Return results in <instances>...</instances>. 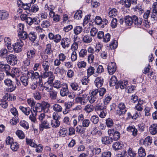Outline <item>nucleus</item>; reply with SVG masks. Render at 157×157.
Segmentation results:
<instances>
[{"label": "nucleus", "mask_w": 157, "mask_h": 157, "mask_svg": "<svg viewBox=\"0 0 157 157\" xmlns=\"http://www.w3.org/2000/svg\"><path fill=\"white\" fill-rule=\"evenodd\" d=\"M9 16V13L7 12L4 10H1V18L2 20L7 19Z\"/></svg>", "instance_id": "4d7b16f0"}, {"label": "nucleus", "mask_w": 157, "mask_h": 157, "mask_svg": "<svg viewBox=\"0 0 157 157\" xmlns=\"http://www.w3.org/2000/svg\"><path fill=\"white\" fill-rule=\"evenodd\" d=\"M19 73V71L17 69H14L13 70H11L10 71V75L9 76H11L12 77H14L16 75H17Z\"/></svg>", "instance_id": "3c124183"}, {"label": "nucleus", "mask_w": 157, "mask_h": 157, "mask_svg": "<svg viewBox=\"0 0 157 157\" xmlns=\"http://www.w3.org/2000/svg\"><path fill=\"white\" fill-rule=\"evenodd\" d=\"M116 63L111 62L109 63L107 66L108 71L110 75H113L116 70Z\"/></svg>", "instance_id": "6e6552de"}, {"label": "nucleus", "mask_w": 157, "mask_h": 157, "mask_svg": "<svg viewBox=\"0 0 157 157\" xmlns=\"http://www.w3.org/2000/svg\"><path fill=\"white\" fill-rule=\"evenodd\" d=\"M50 25V23L49 20H46L43 21L41 24V26L44 28H48Z\"/></svg>", "instance_id": "5fc2aeb1"}, {"label": "nucleus", "mask_w": 157, "mask_h": 157, "mask_svg": "<svg viewBox=\"0 0 157 157\" xmlns=\"http://www.w3.org/2000/svg\"><path fill=\"white\" fill-rule=\"evenodd\" d=\"M20 125L25 129H28L29 128V125L28 123L25 121L23 120L20 121Z\"/></svg>", "instance_id": "a19ab883"}, {"label": "nucleus", "mask_w": 157, "mask_h": 157, "mask_svg": "<svg viewBox=\"0 0 157 157\" xmlns=\"http://www.w3.org/2000/svg\"><path fill=\"white\" fill-rule=\"evenodd\" d=\"M16 134L20 139H23L25 138V135L22 131L21 130H18L16 132Z\"/></svg>", "instance_id": "603ef678"}, {"label": "nucleus", "mask_w": 157, "mask_h": 157, "mask_svg": "<svg viewBox=\"0 0 157 157\" xmlns=\"http://www.w3.org/2000/svg\"><path fill=\"white\" fill-rule=\"evenodd\" d=\"M122 143L121 142H115L113 144L112 147L115 150L121 149L123 147Z\"/></svg>", "instance_id": "bb28decb"}, {"label": "nucleus", "mask_w": 157, "mask_h": 157, "mask_svg": "<svg viewBox=\"0 0 157 157\" xmlns=\"http://www.w3.org/2000/svg\"><path fill=\"white\" fill-rule=\"evenodd\" d=\"M101 149L100 147H95L92 150V152L94 155H98L101 152Z\"/></svg>", "instance_id": "8fccbe9b"}, {"label": "nucleus", "mask_w": 157, "mask_h": 157, "mask_svg": "<svg viewBox=\"0 0 157 157\" xmlns=\"http://www.w3.org/2000/svg\"><path fill=\"white\" fill-rule=\"evenodd\" d=\"M27 75L28 77H31L33 79H39L40 84H42V83H42L41 76V75H40L38 72H34L33 71H31L27 72Z\"/></svg>", "instance_id": "7ed1b4c3"}, {"label": "nucleus", "mask_w": 157, "mask_h": 157, "mask_svg": "<svg viewBox=\"0 0 157 157\" xmlns=\"http://www.w3.org/2000/svg\"><path fill=\"white\" fill-rule=\"evenodd\" d=\"M82 11L81 10H77L75 13L74 17L75 19L79 20L81 19L82 17Z\"/></svg>", "instance_id": "c03bdc74"}, {"label": "nucleus", "mask_w": 157, "mask_h": 157, "mask_svg": "<svg viewBox=\"0 0 157 157\" xmlns=\"http://www.w3.org/2000/svg\"><path fill=\"white\" fill-rule=\"evenodd\" d=\"M102 19L99 16H96L94 20L91 21L92 22H93L94 21L95 22V23L97 25H101V23L102 21Z\"/></svg>", "instance_id": "864d4df0"}, {"label": "nucleus", "mask_w": 157, "mask_h": 157, "mask_svg": "<svg viewBox=\"0 0 157 157\" xmlns=\"http://www.w3.org/2000/svg\"><path fill=\"white\" fill-rule=\"evenodd\" d=\"M60 135L63 137L67 136L68 134V130L67 128H63L61 129L59 131Z\"/></svg>", "instance_id": "ea45409f"}, {"label": "nucleus", "mask_w": 157, "mask_h": 157, "mask_svg": "<svg viewBox=\"0 0 157 157\" xmlns=\"http://www.w3.org/2000/svg\"><path fill=\"white\" fill-rule=\"evenodd\" d=\"M110 35L109 33H107L105 35H104L103 38V41L105 42H109L110 40Z\"/></svg>", "instance_id": "052dcab7"}, {"label": "nucleus", "mask_w": 157, "mask_h": 157, "mask_svg": "<svg viewBox=\"0 0 157 157\" xmlns=\"http://www.w3.org/2000/svg\"><path fill=\"white\" fill-rule=\"evenodd\" d=\"M132 18H133V23L136 26L140 27L142 23V20L140 19H139L137 17L136 15L132 16Z\"/></svg>", "instance_id": "ddd939ff"}, {"label": "nucleus", "mask_w": 157, "mask_h": 157, "mask_svg": "<svg viewBox=\"0 0 157 157\" xmlns=\"http://www.w3.org/2000/svg\"><path fill=\"white\" fill-rule=\"evenodd\" d=\"M6 59L8 63L12 65H15L17 62V57L16 56L11 54L8 55Z\"/></svg>", "instance_id": "39448f33"}, {"label": "nucleus", "mask_w": 157, "mask_h": 157, "mask_svg": "<svg viewBox=\"0 0 157 157\" xmlns=\"http://www.w3.org/2000/svg\"><path fill=\"white\" fill-rule=\"evenodd\" d=\"M24 43L21 40H17L16 43L13 45V49L15 52L18 53L21 51Z\"/></svg>", "instance_id": "423d86ee"}, {"label": "nucleus", "mask_w": 157, "mask_h": 157, "mask_svg": "<svg viewBox=\"0 0 157 157\" xmlns=\"http://www.w3.org/2000/svg\"><path fill=\"white\" fill-rule=\"evenodd\" d=\"M36 51L34 49H29L27 52V58L29 59H32L34 57Z\"/></svg>", "instance_id": "f3484780"}, {"label": "nucleus", "mask_w": 157, "mask_h": 157, "mask_svg": "<svg viewBox=\"0 0 157 157\" xmlns=\"http://www.w3.org/2000/svg\"><path fill=\"white\" fill-rule=\"evenodd\" d=\"M106 124L108 127H111L113 126V122L111 119L109 118L106 120Z\"/></svg>", "instance_id": "bf43d9fd"}, {"label": "nucleus", "mask_w": 157, "mask_h": 157, "mask_svg": "<svg viewBox=\"0 0 157 157\" xmlns=\"http://www.w3.org/2000/svg\"><path fill=\"white\" fill-rule=\"evenodd\" d=\"M133 9L134 11L139 12L140 15L143 13L144 11L142 4L140 2L138 3L137 5L134 7Z\"/></svg>", "instance_id": "2eb2a0df"}, {"label": "nucleus", "mask_w": 157, "mask_h": 157, "mask_svg": "<svg viewBox=\"0 0 157 157\" xmlns=\"http://www.w3.org/2000/svg\"><path fill=\"white\" fill-rule=\"evenodd\" d=\"M82 28L80 26L75 27L73 29L74 33L76 35H78L82 31Z\"/></svg>", "instance_id": "58836bf2"}, {"label": "nucleus", "mask_w": 157, "mask_h": 157, "mask_svg": "<svg viewBox=\"0 0 157 157\" xmlns=\"http://www.w3.org/2000/svg\"><path fill=\"white\" fill-rule=\"evenodd\" d=\"M82 40L84 43L89 44L92 40V38L88 35H83L82 36Z\"/></svg>", "instance_id": "6ab92c4d"}, {"label": "nucleus", "mask_w": 157, "mask_h": 157, "mask_svg": "<svg viewBox=\"0 0 157 157\" xmlns=\"http://www.w3.org/2000/svg\"><path fill=\"white\" fill-rule=\"evenodd\" d=\"M105 97V98L104 100L103 103L107 105L111 100V97L109 94L106 95Z\"/></svg>", "instance_id": "338daca9"}, {"label": "nucleus", "mask_w": 157, "mask_h": 157, "mask_svg": "<svg viewBox=\"0 0 157 157\" xmlns=\"http://www.w3.org/2000/svg\"><path fill=\"white\" fill-rule=\"evenodd\" d=\"M90 123V120L88 119H83L82 122V125L86 129V128L88 127Z\"/></svg>", "instance_id": "49530a36"}, {"label": "nucleus", "mask_w": 157, "mask_h": 157, "mask_svg": "<svg viewBox=\"0 0 157 157\" xmlns=\"http://www.w3.org/2000/svg\"><path fill=\"white\" fill-rule=\"evenodd\" d=\"M0 71H2L3 72V71H5L7 75H9L10 74V67L8 64H4L0 63Z\"/></svg>", "instance_id": "1a4fd4ad"}, {"label": "nucleus", "mask_w": 157, "mask_h": 157, "mask_svg": "<svg viewBox=\"0 0 157 157\" xmlns=\"http://www.w3.org/2000/svg\"><path fill=\"white\" fill-rule=\"evenodd\" d=\"M75 129L77 132L81 134H83L85 132L86 128L82 125H79Z\"/></svg>", "instance_id": "e433bc0d"}, {"label": "nucleus", "mask_w": 157, "mask_h": 157, "mask_svg": "<svg viewBox=\"0 0 157 157\" xmlns=\"http://www.w3.org/2000/svg\"><path fill=\"white\" fill-rule=\"evenodd\" d=\"M70 86L72 89L74 90H78L79 86L78 84L76 82L71 83Z\"/></svg>", "instance_id": "69168bd1"}, {"label": "nucleus", "mask_w": 157, "mask_h": 157, "mask_svg": "<svg viewBox=\"0 0 157 157\" xmlns=\"http://www.w3.org/2000/svg\"><path fill=\"white\" fill-rule=\"evenodd\" d=\"M112 138L110 136H104L102 137L101 142L103 144H109L113 142Z\"/></svg>", "instance_id": "f8f14e48"}, {"label": "nucleus", "mask_w": 157, "mask_h": 157, "mask_svg": "<svg viewBox=\"0 0 157 157\" xmlns=\"http://www.w3.org/2000/svg\"><path fill=\"white\" fill-rule=\"evenodd\" d=\"M53 110L58 112H61L63 110L62 106L58 104H55L53 105L52 106Z\"/></svg>", "instance_id": "2f4dec72"}, {"label": "nucleus", "mask_w": 157, "mask_h": 157, "mask_svg": "<svg viewBox=\"0 0 157 157\" xmlns=\"http://www.w3.org/2000/svg\"><path fill=\"white\" fill-rule=\"evenodd\" d=\"M29 77L28 76H23L20 77V80L22 84L25 86L28 84Z\"/></svg>", "instance_id": "a878e982"}, {"label": "nucleus", "mask_w": 157, "mask_h": 157, "mask_svg": "<svg viewBox=\"0 0 157 157\" xmlns=\"http://www.w3.org/2000/svg\"><path fill=\"white\" fill-rule=\"evenodd\" d=\"M28 37L30 40L33 42L35 40L37 37L35 33L31 32L28 35Z\"/></svg>", "instance_id": "72a5a7b5"}, {"label": "nucleus", "mask_w": 157, "mask_h": 157, "mask_svg": "<svg viewBox=\"0 0 157 157\" xmlns=\"http://www.w3.org/2000/svg\"><path fill=\"white\" fill-rule=\"evenodd\" d=\"M127 131L132 133L133 136L135 137L137 135V130L134 126H129L127 128Z\"/></svg>", "instance_id": "a211bd4d"}, {"label": "nucleus", "mask_w": 157, "mask_h": 157, "mask_svg": "<svg viewBox=\"0 0 157 157\" xmlns=\"http://www.w3.org/2000/svg\"><path fill=\"white\" fill-rule=\"evenodd\" d=\"M26 143L27 144L32 147H36L37 144L33 142V140L31 139H26Z\"/></svg>", "instance_id": "13d9d810"}, {"label": "nucleus", "mask_w": 157, "mask_h": 157, "mask_svg": "<svg viewBox=\"0 0 157 157\" xmlns=\"http://www.w3.org/2000/svg\"><path fill=\"white\" fill-rule=\"evenodd\" d=\"M152 137L150 136L147 137L143 140V144L145 146H149L151 145L152 143Z\"/></svg>", "instance_id": "412c9836"}, {"label": "nucleus", "mask_w": 157, "mask_h": 157, "mask_svg": "<svg viewBox=\"0 0 157 157\" xmlns=\"http://www.w3.org/2000/svg\"><path fill=\"white\" fill-rule=\"evenodd\" d=\"M94 109V106L88 104L86 105L84 109V110L89 113L92 112Z\"/></svg>", "instance_id": "4c0bfd02"}, {"label": "nucleus", "mask_w": 157, "mask_h": 157, "mask_svg": "<svg viewBox=\"0 0 157 157\" xmlns=\"http://www.w3.org/2000/svg\"><path fill=\"white\" fill-rule=\"evenodd\" d=\"M149 131L152 135H155L157 133V123L153 124L150 126Z\"/></svg>", "instance_id": "4468645a"}, {"label": "nucleus", "mask_w": 157, "mask_h": 157, "mask_svg": "<svg viewBox=\"0 0 157 157\" xmlns=\"http://www.w3.org/2000/svg\"><path fill=\"white\" fill-rule=\"evenodd\" d=\"M87 52L86 49H82L79 52V56L80 57H84L87 54Z\"/></svg>", "instance_id": "0e129e2a"}, {"label": "nucleus", "mask_w": 157, "mask_h": 157, "mask_svg": "<svg viewBox=\"0 0 157 157\" xmlns=\"http://www.w3.org/2000/svg\"><path fill=\"white\" fill-rule=\"evenodd\" d=\"M53 72L51 71H49V70L48 71H44L43 74L41 75L42 78H45L48 77Z\"/></svg>", "instance_id": "09e8293b"}, {"label": "nucleus", "mask_w": 157, "mask_h": 157, "mask_svg": "<svg viewBox=\"0 0 157 157\" xmlns=\"http://www.w3.org/2000/svg\"><path fill=\"white\" fill-rule=\"evenodd\" d=\"M41 106L44 110V112L45 113H48L49 110V104L47 102H43L41 103Z\"/></svg>", "instance_id": "cd10ccee"}, {"label": "nucleus", "mask_w": 157, "mask_h": 157, "mask_svg": "<svg viewBox=\"0 0 157 157\" xmlns=\"http://www.w3.org/2000/svg\"><path fill=\"white\" fill-rule=\"evenodd\" d=\"M90 120L93 124H96L99 121V118L96 115H93L91 117Z\"/></svg>", "instance_id": "de8ad7c7"}, {"label": "nucleus", "mask_w": 157, "mask_h": 157, "mask_svg": "<svg viewBox=\"0 0 157 157\" xmlns=\"http://www.w3.org/2000/svg\"><path fill=\"white\" fill-rule=\"evenodd\" d=\"M51 126L52 127L56 128L58 127L60 125V122L59 120H52L51 117V121L50 122Z\"/></svg>", "instance_id": "f704fd0d"}, {"label": "nucleus", "mask_w": 157, "mask_h": 157, "mask_svg": "<svg viewBox=\"0 0 157 157\" xmlns=\"http://www.w3.org/2000/svg\"><path fill=\"white\" fill-rule=\"evenodd\" d=\"M75 100L76 102L82 105H84L89 101V96L86 94H84L81 97H76Z\"/></svg>", "instance_id": "20e7f679"}, {"label": "nucleus", "mask_w": 157, "mask_h": 157, "mask_svg": "<svg viewBox=\"0 0 157 157\" xmlns=\"http://www.w3.org/2000/svg\"><path fill=\"white\" fill-rule=\"evenodd\" d=\"M48 117L44 113H41L38 116V119L42 122V121H43L45 119Z\"/></svg>", "instance_id": "6e6d98bb"}, {"label": "nucleus", "mask_w": 157, "mask_h": 157, "mask_svg": "<svg viewBox=\"0 0 157 157\" xmlns=\"http://www.w3.org/2000/svg\"><path fill=\"white\" fill-rule=\"evenodd\" d=\"M42 66L44 71L49 70L50 67V63L48 61H44L41 63Z\"/></svg>", "instance_id": "393cba45"}, {"label": "nucleus", "mask_w": 157, "mask_h": 157, "mask_svg": "<svg viewBox=\"0 0 157 157\" xmlns=\"http://www.w3.org/2000/svg\"><path fill=\"white\" fill-rule=\"evenodd\" d=\"M106 105L104 103L97 104L94 107L96 111H101L106 109Z\"/></svg>", "instance_id": "b1692460"}, {"label": "nucleus", "mask_w": 157, "mask_h": 157, "mask_svg": "<svg viewBox=\"0 0 157 157\" xmlns=\"http://www.w3.org/2000/svg\"><path fill=\"white\" fill-rule=\"evenodd\" d=\"M11 149L13 151H16L19 147V145L16 142L12 143L10 145Z\"/></svg>", "instance_id": "a18cd8bd"}, {"label": "nucleus", "mask_w": 157, "mask_h": 157, "mask_svg": "<svg viewBox=\"0 0 157 157\" xmlns=\"http://www.w3.org/2000/svg\"><path fill=\"white\" fill-rule=\"evenodd\" d=\"M138 153L140 157H144L146 155L145 150L142 147L139 149Z\"/></svg>", "instance_id": "37998d69"}, {"label": "nucleus", "mask_w": 157, "mask_h": 157, "mask_svg": "<svg viewBox=\"0 0 157 157\" xmlns=\"http://www.w3.org/2000/svg\"><path fill=\"white\" fill-rule=\"evenodd\" d=\"M98 99L97 97H95L91 94L90 97H89V101L91 104L94 103Z\"/></svg>", "instance_id": "e2e57ef3"}, {"label": "nucleus", "mask_w": 157, "mask_h": 157, "mask_svg": "<svg viewBox=\"0 0 157 157\" xmlns=\"http://www.w3.org/2000/svg\"><path fill=\"white\" fill-rule=\"evenodd\" d=\"M10 54V53L6 49L2 48L0 52V56L2 58H5L6 59L8 55Z\"/></svg>", "instance_id": "5701e85b"}, {"label": "nucleus", "mask_w": 157, "mask_h": 157, "mask_svg": "<svg viewBox=\"0 0 157 157\" xmlns=\"http://www.w3.org/2000/svg\"><path fill=\"white\" fill-rule=\"evenodd\" d=\"M41 103H37L35 107L33 109V111L35 113L40 112L43 110Z\"/></svg>", "instance_id": "c85d7f7f"}, {"label": "nucleus", "mask_w": 157, "mask_h": 157, "mask_svg": "<svg viewBox=\"0 0 157 157\" xmlns=\"http://www.w3.org/2000/svg\"><path fill=\"white\" fill-rule=\"evenodd\" d=\"M103 82L104 79L101 77L96 78L94 81L95 85L98 88L101 87L103 84Z\"/></svg>", "instance_id": "9b49d317"}, {"label": "nucleus", "mask_w": 157, "mask_h": 157, "mask_svg": "<svg viewBox=\"0 0 157 157\" xmlns=\"http://www.w3.org/2000/svg\"><path fill=\"white\" fill-rule=\"evenodd\" d=\"M60 44L63 48H68L70 44V40L68 38H63L62 39Z\"/></svg>", "instance_id": "9d476101"}, {"label": "nucleus", "mask_w": 157, "mask_h": 157, "mask_svg": "<svg viewBox=\"0 0 157 157\" xmlns=\"http://www.w3.org/2000/svg\"><path fill=\"white\" fill-rule=\"evenodd\" d=\"M97 33L98 29L94 27H93L91 29L90 31V36L92 37L95 36Z\"/></svg>", "instance_id": "680f3d73"}, {"label": "nucleus", "mask_w": 157, "mask_h": 157, "mask_svg": "<svg viewBox=\"0 0 157 157\" xmlns=\"http://www.w3.org/2000/svg\"><path fill=\"white\" fill-rule=\"evenodd\" d=\"M99 96L100 98H102L104 94H105L106 90L105 88H101L98 89Z\"/></svg>", "instance_id": "774afa93"}, {"label": "nucleus", "mask_w": 157, "mask_h": 157, "mask_svg": "<svg viewBox=\"0 0 157 157\" xmlns=\"http://www.w3.org/2000/svg\"><path fill=\"white\" fill-rule=\"evenodd\" d=\"M18 35L20 38L23 40H25L28 37L27 33L25 31L19 32Z\"/></svg>", "instance_id": "7c9ffc66"}, {"label": "nucleus", "mask_w": 157, "mask_h": 157, "mask_svg": "<svg viewBox=\"0 0 157 157\" xmlns=\"http://www.w3.org/2000/svg\"><path fill=\"white\" fill-rule=\"evenodd\" d=\"M118 12L115 8H113L109 12V16L110 17H113L118 15Z\"/></svg>", "instance_id": "c756f323"}, {"label": "nucleus", "mask_w": 157, "mask_h": 157, "mask_svg": "<svg viewBox=\"0 0 157 157\" xmlns=\"http://www.w3.org/2000/svg\"><path fill=\"white\" fill-rule=\"evenodd\" d=\"M50 96L51 98L53 100H55L57 97V92L54 90H51L50 91Z\"/></svg>", "instance_id": "79ce46f5"}, {"label": "nucleus", "mask_w": 157, "mask_h": 157, "mask_svg": "<svg viewBox=\"0 0 157 157\" xmlns=\"http://www.w3.org/2000/svg\"><path fill=\"white\" fill-rule=\"evenodd\" d=\"M52 45L51 44H48L46 45V48L45 52L48 55H51L53 56V51L52 49Z\"/></svg>", "instance_id": "473e14b6"}, {"label": "nucleus", "mask_w": 157, "mask_h": 157, "mask_svg": "<svg viewBox=\"0 0 157 157\" xmlns=\"http://www.w3.org/2000/svg\"><path fill=\"white\" fill-rule=\"evenodd\" d=\"M124 22L127 25L130 26L133 23V18L132 16H130L129 15L126 16L124 18Z\"/></svg>", "instance_id": "dca6fc26"}, {"label": "nucleus", "mask_w": 157, "mask_h": 157, "mask_svg": "<svg viewBox=\"0 0 157 157\" xmlns=\"http://www.w3.org/2000/svg\"><path fill=\"white\" fill-rule=\"evenodd\" d=\"M119 110L116 111V113L119 116L124 114L127 111L126 108L123 102L119 103L118 105Z\"/></svg>", "instance_id": "0eeeda50"}, {"label": "nucleus", "mask_w": 157, "mask_h": 157, "mask_svg": "<svg viewBox=\"0 0 157 157\" xmlns=\"http://www.w3.org/2000/svg\"><path fill=\"white\" fill-rule=\"evenodd\" d=\"M49 15L51 18H53V21L56 22L59 21L60 20V16L58 14H56L55 12H52Z\"/></svg>", "instance_id": "4be33fe9"}, {"label": "nucleus", "mask_w": 157, "mask_h": 157, "mask_svg": "<svg viewBox=\"0 0 157 157\" xmlns=\"http://www.w3.org/2000/svg\"><path fill=\"white\" fill-rule=\"evenodd\" d=\"M19 109L26 115H29L30 112L32 113L30 108L29 107H24L23 106H20Z\"/></svg>", "instance_id": "aec40b11"}, {"label": "nucleus", "mask_w": 157, "mask_h": 157, "mask_svg": "<svg viewBox=\"0 0 157 157\" xmlns=\"http://www.w3.org/2000/svg\"><path fill=\"white\" fill-rule=\"evenodd\" d=\"M51 117H49L43 121H42L39 125V129L40 131H42L44 128L48 129L51 128L50 122Z\"/></svg>", "instance_id": "f03ea898"}, {"label": "nucleus", "mask_w": 157, "mask_h": 157, "mask_svg": "<svg viewBox=\"0 0 157 157\" xmlns=\"http://www.w3.org/2000/svg\"><path fill=\"white\" fill-rule=\"evenodd\" d=\"M117 82V77L114 75L112 76L109 82L110 86H112L116 85V89H118L120 87L121 89H123L126 88L128 83L127 81H124V82L119 81L116 84Z\"/></svg>", "instance_id": "f257e3e1"}, {"label": "nucleus", "mask_w": 157, "mask_h": 157, "mask_svg": "<svg viewBox=\"0 0 157 157\" xmlns=\"http://www.w3.org/2000/svg\"><path fill=\"white\" fill-rule=\"evenodd\" d=\"M95 69L94 67L90 66L87 70V75L89 77L94 74Z\"/></svg>", "instance_id": "c9c22d12"}]
</instances>
